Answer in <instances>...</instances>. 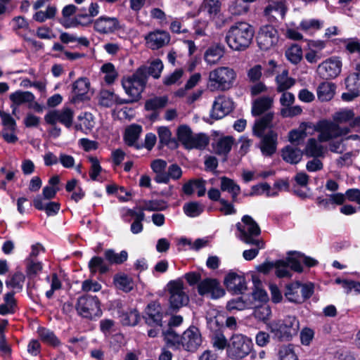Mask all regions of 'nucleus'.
I'll use <instances>...</instances> for the list:
<instances>
[{"mask_svg":"<svg viewBox=\"0 0 360 360\" xmlns=\"http://www.w3.org/2000/svg\"><path fill=\"white\" fill-rule=\"evenodd\" d=\"M302 282L300 281L290 282L285 285L284 296L288 302L295 304L303 303V299L300 296V289Z\"/></svg>","mask_w":360,"mask_h":360,"instance_id":"obj_25","label":"nucleus"},{"mask_svg":"<svg viewBox=\"0 0 360 360\" xmlns=\"http://www.w3.org/2000/svg\"><path fill=\"white\" fill-rule=\"evenodd\" d=\"M285 56L293 64H298L302 58V49L297 44L292 45L285 51Z\"/></svg>","mask_w":360,"mask_h":360,"instance_id":"obj_51","label":"nucleus"},{"mask_svg":"<svg viewBox=\"0 0 360 360\" xmlns=\"http://www.w3.org/2000/svg\"><path fill=\"white\" fill-rule=\"evenodd\" d=\"M168 101L169 98L167 96H155L146 101L144 108L146 111H159L166 107L168 103Z\"/></svg>","mask_w":360,"mask_h":360,"instance_id":"obj_38","label":"nucleus"},{"mask_svg":"<svg viewBox=\"0 0 360 360\" xmlns=\"http://www.w3.org/2000/svg\"><path fill=\"white\" fill-rule=\"evenodd\" d=\"M224 53V46L216 44L207 49L204 56L205 60L209 64H215L223 57Z\"/></svg>","mask_w":360,"mask_h":360,"instance_id":"obj_33","label":"nucleus"},{"mask_svg":"<svg viewBox=\"0 0 360 360\" xmlns=\"http://www.w3.org/2000/svg\"><path fill=\"white\" fill-rule=\"evenodd\" d=\"M89 271L95 274L98 271L101 274H105L109 271V267L104 262V259L99 256H94L88 263Z\"/></svg>","mask_w":360,"mask_h":360,"instance_id":"obj_44","label":"nucleus"},{"mask_svg":"<svg viewBox=\"0 0 360 360\" xmlns=\"http://www.w3.org/2000/svg\"><path fill=\"white\" fill-rule=\"evenodd\" d=\"M241 220L248 228L246 231L245 226L240 222L236 224V229L240 233V239L248 245H255V249H258V250L264 248V243L262 240L254 238V237L259 236L261 234V229L258 224L251 216L248 214L244 215Z\"/></svg>","mask_w":360,"mask_h":360,"instance_id":"obj_5","label":"nucleus"},{"mask_svg":"<svg viewBox=\"0 0 360 360\" xmlns=\"http://www.w3.org/2000/svg\"><path fill=\"white\" fill-rule=\"evenodd\" d=\"M354 117V112L351 109H346L336 112L334 120L338 123L352 122Z\"/></svg>","mask_w":360,"mask_h":360,"instance_id":"obj_63","label":"nucleus"},{"mask_svg":"<svg viewBox=\"0 0 360 360\" xmlns=\"http://www.w3.org/2000/svg\"><path fill=\"white\" fill-rule=\"evenodd\" d=\"M274 116V112H269L260 118L255 120L252 127V134L257 138L266 135L265 131L273 128Z\"/></svg>","mask_w":360,"mask_h":360,"instance_id":"obj_23","label":"nucleus"},{"mask_svg":"<svg viewBox=\"0 0 360 360\" xmlns=\"http://www.w3.org/2000/svg\"><path fill=\"white\" fill-rule=\"evenodd\" d=\"M278 133L273 130H268L266 135L259 137L260 139L259 148L263 155L272 156L277 150Z\"/></svg>","mask_w":360,"mask_h":360,"instance_id":"obj_19","label":"nucleus"},{"mask_svg":"<svg viewBox=\"0 0 360 360\" xmlns=\"http://www.w3.org/2000/svg\"><path fill=\"white\" fill-rule=\"evenodd\" d=\"M33 206L37 210L44 211L48 217L56 215L60 209V203L58 202L50 201L44 205L40 195L34 198Z\"/></svg>","mask_w":360,"mask_h":360,"instance_id":"obj_26","label":"nucleus"},{"mask_svg":"<svg viewBox=\"0 0 360 360\" xmlns=\"http://www.w3.org/2000/svg\"><path fill=\"white\" fill-rule=\"evenodd\" d=\"M297 253H301L299 251H289L287 253V257L285 262L288 265L290 270L301 274L303 272V266L302 265V259Z\"/></svg>","mask_w":360,"mask_h":360,"instance_id":"obj_40","label":"nucleus"},{"mask_svg":"<svg viewBox=\"0 0 360 360\" xmlns=\"http://www.w3.org/2000/svg\"><path fill=\"white\" fill-rule=\"evenodd\" d=\"M274 338L278 341H290L298 333L299 321L294 316H288L283 320L274 321L267 325Z\"/></svg>","mask_w":360,"mask_h":360,"instance_id":"obj_3","label":"nucleus"},{"mask_svg":"<svg viewBox=\"0 0 360 360\" xmlns=\"http://www.w3.org/2000/svg\"><path fill=\"white\" fill-rule=\"evenodd\" d=\"M125 82L127 83V77H124L122 79L121 83L126 94L129 96L128 98H122L117 94H115L114 91L106 90L101 93L100 104L103 107L110 108L114 104L121 105L123 104H131L139 102L141 100L139 94L135 92L132 86H130V91H128L127 86H125L124 84Z\"/></svg>","mask_w":360,"mask_h":360,"instance_id":"obj_8","label":"nucleus"},{"mask_svg":"<svg viewBox=\"0 0 360 360\" xmlns=\"http://www.w3.org/2000/svg\"><path fill=\"white\" fill-rule=\"evenodd\" d=\"M276 82L277 84V91L279 93H283L286 90L291 88L295 83V79L292 77H285L278 75L276 77Z\"/></svg>","mask_w":360,"mask_h":360,"instance_id":"obj_57","label":"nucleus"},{"mask_svg":"<svg viewBox=\"0 0 360 360\" xmlns=\"http://www.w3.org/2000/svg\"><path fill=\"white\" fill-rule=\"evenodd\" d=\"M167 207V202L164 200H150L145 201V206L141 207V210L163 211Z\"/></svg>","mask_w":360,"mask_h":360,"instance_id":"obj_54","label":"nucleus"},{"mask_svg":"<svg viewBox=\"0 0 360 360\" xmlns=\"http://www.w3.org/2000/svg\"><path fill=\"white\" fill-rule=\"evenodd\" d=\"M336 90V85L332 82H323L317 87L318 99L321 102L329 101L333 98Z\"/></svg>","mask_w":360,"mask_h":360,"instance_id":"obj_31","label":"nucleus"},{"mask_svg":"<svg viewBox=\"0 0 360 360\" xmlns=\"http://www.w3.org/2000/svg\"><path fill=\"white\" fill-rule=\"evenodd\" d=\"M254 308H256L255 310V316L256 318L263 321L269 319L271 315V309L269 305L258 306L256 304V307Z\"/></svg>","mask_w":360,"mask_h":360,"instance_id":"obj_62","label":"nucleus"},{"mask_svg":"<svg viewBox=\"0 0 360 360\" xmlns=\"http://www.w3.org/2000/svg\"><path fill=\"white\" fill-rule=\"evenodd\" d=\"M281 360H299L292 345L282 347L278 352Z\"/></svg>","mask_w":360,"mask_h":360,"instance_id":"obj_64","label":"nucleus"},{"mask_svg":"<svg viewBox=\"0 0 360 360\" xmlns=\"http://www.w3.org/2000/svg\"><path fill=\"white\" fill-rule=\"evenodd\" d=\"M104 257L109 264L119 265L127 260L128 252L126 250H122L120 253H116L112 249H107L104 252Z\"/></svg>","mask_w":360,"mask_h":360,"instance_id":"obj_39","label":"nucleus"},{"mask_svg":"<svg viewBox=\"0 0 360 360\" xmlns=\"http://www.w3.org/2000/svg\"><path fill=\"white\" fill-rule=\"evenodd\" d=\"M94 30L101 34L114 32L120 28L119 21L116 18L101 16L94 22Z\"/></svg>","mask_w":360,"mask_h":360,"instance_id":"obj_21","label":"nucleus"},{"mask_svg":"<svg viewBox=\"0 0 360 360\" xmlns=\"http://www.w3.org/2000/svg\"><path fill=\"white\" fill-rule=\"evenodd\" d=\"M183 210L186 216L193 218L200 216L203 212L204 208L199 202L191 201L184 204Z\"/></svg>","mask_w":360,"mask_h":360,"instance_id":"obj_50","label":"nucleus"},{"mask_svg":"<svg viewBox=\"0 0 360 360\" xmlns=\"http://www.w3.org/2000/svg\"><path fill=\"white\" fill-rule=\"evenodd\" d=\"M10 100L12 102L11 107L12 108V114L15 115L17 106L22 104L34 102L35 99L34 95L30 91H22L20 90L12 93L10 96Z\"/></svg>","mask_w":360,"mask_h":360,"instance_id":"obj_27","label":"nucleus"},{"mask_svg":"<svg viewBox=\"0 0 360 360\" xmlns=\"http://www.w3.org/2000/svg\"><path fill=\"white\" fill-rule=\"evenodd\" d=\"M273 99L269 96H262L256 99L252 107V115L255 117L262 115L265 111L271 108Z\"/></svg>","mask_w":360,"mask_h":360,"instance_id":"obj_34","label":"nucleus"},{"mask_svg":"<svg viewBox=\"0 0 360 360\" xmlns=\"http://www.w3.org/2000/svg\"><path fill=\"white\" fill-rule=\"evenodd\" d=\"M0 117L4 126L3 129H10V131H16L17 124L15 119L9 114L0 110Z\"/></svg>","mask_w":360,"mask_h":360,"instance_id":"obj_60","label":"nucleus"},{"mask_svg":"<svg viewBox=\"0 0 360 360\" xmlns=\"http://www.w3.org/2000/svg\"><path fill=\"white\" fill-rule=\"evenodd\" d=\"M307 136L304 129H292L288 133V141L295 146H298Z\"/></svg>","mask_w":360,"mask_h":360,"instance_id":"obj_58","label":"nucleus"},{"mask_svg":"<svg viewBox=\"0 0 360 360\" xmlns=\"http://www.w3.org/2000/svg\"><path fill=\"white\" fill-rule=\"evenodd\" d=\"M113 283L117 289L126 293L131 292L134 286L133 278L124 273L116 274L113 277Z\"/></svg>","mask_w":360,"mask_h":360,"instance_id":"obj_32","label":"nucleus"},{"mask_svg":"<svg viewBox=\"0 0 360 360\" xmlns=\"http://www.w3.org/2000/svg\"><path fill=\"white\" fill-rule=\"evenodd\" d=\"M345 46V49L349 53H358L360 56V42L356 38L339 39Z\"/></svg>","mask_w":360,"mask_h":360,"instance_id":"obj_59","label":"nucleus"},{"mask_svg":"<svg viewBox=\"0 0 360 360\" xmlns=\"http://www.w3.org/2000/svg\"><path fill=\"white\" fill-rule=\"evenodd\" d=\"M25 280V276L21 271H16L6 281V285L7 288L16 289L19 292L22 290Z\"/></svg>","mask_w":360,"mask_h":360,"instance_id":"obj_48","label":"nucleus"},{"mask_svg":"<svg viewBox=\"0 0 360 360\" xmlns=\"http://www.w3.org/2000/svg\"><path fill=\"white\" fill-rule=\"evenodd\" d=\"M202 343V338L198 328L189 327L182 334V347L188 352H195Z\"/></svg>","mask_w":360,"mask_h":360,"instance_id":"obj_17","label":"nucleus"},{"mask_svg":"<svg viewBox=\"0 0 360 360\" xmlns=\"http://www.w3.org/2000/svg\"><path fill=\"white\" fill-rule=\"evenodd\" d=\"M304 152L300 148L290 145L285 146L281 151L282 159L285 162L291 165L298 164L301 161Z\"/></svg>","mask_w":360,"mask_h":360,"instance_id":"obj_30","label":"nucleus"},{"mask_svg":"<svg viewBox=\"0 0 360 360\" xmlns=\"http://www.w3.org/2000/svg\"><path fill=\"white\" fill-rule=\"evenodd\" d=\"M77 314L88 320H95L102 316L101 303L98 297L85 294L77 298L75 304Z\"/></svg>","mask_w":360,"mask_h":360,"instance_id":"obj_6","label":"nucleus"},{"mask_svg":"<svg viewBox=\"0 0 360 360\" xmlns=\"http://www.w3.org/2000/svg\"><path fill=\"white\" fill-rule=\"evenodd\" d=\"M256 39L261 50L268 51L278 44L279 40L278 32L272 25H262L258 31Z\"/></svg>","mask_w":360,"mask_h":360,"instance_id":"obj_12","label":"nucleus"},{"mask_svg":"<svg viewBox=\"0 0 360 360\" xmlns=\"http://www.w3.org/2000/svg\"><path fill=\"white\" fill-rule=\"evenodd\" d=\"M164 311L161 304L158 301L150 302L145 307L142 318L145 323L151 327L148 330V335L150 338H155L160 333L163 326Z\"/></svg>","mask_w":360,"mask_h":360,"instance_id":"obj_4","label":"nucleus"},{"mask_svg":"<svg viewBox=\"0 0 360 360\" xmlns=\"http://www.w3.org/2000/svg\"><path fill=\"white\" fill-rule=\"evenodd\" d=\"M224 285L229 292L236 295L243 294L248 289L244 273L238 274L232 270L225 276Z\"/></svg>","mask_w":360,"mask_h":360,"instance_id":"obj_14","label":"nucleus"},{"mask_svg":"<svg viewBox=\"0 0 360 360\" xmlns=\"http://www.w3.org/2000/svg\"><path fill=\"white\" fill-rule=\"evenodd\" d=\"M90 89V82L87 77H82L78 78L72 85V93L73 96L70 99V103L77 104L90 100L88 92Z\"/></svg>","mask_w":360,"mask_h":360,"instance_id":"obj_16","label":"nucleus"},{"mask_svg":"<svg viewBox=\"0 0 360 360\" xmlns=\"http://www.w3.org/2000/svg\"><path fill=\"white\" fill-rule=\"evenodd\" d=\"M198 292L201 296L210 295L211 299L217 300L225 295V290L217 278H207L198 285Z\"/></svg>","mask_w":360,"mask_h":360,"instance_id":"obj_15","label":"nucleus"},{"mask_svg":"<svg viewBox=\"0 0 360 360\" xmlns=\"http://www.w3.org/2000/svg\"><path fill=\"white\" fill-rule=\"evenodd\" d=\"M142 131V127L139 124H133L126 128L123 139L124 143L129 147H134L139 150L142 148L143 145L137 143V140Z\"/></svg>","mask_w":360,"mask_h":360,"instance_id":"obj_24","label":"nucleus"},{"mask_svg":"<svg viewBox=\"0 0 360 360\" xmlns=\"http://www.w3.org/2000/svg\"><path fill=\"white\" fill-rule=\"evenodd\" d=\"M162 334L168 345L177 347L181 345L182 335L177 334L173 328H168L167 330H162Z\"/></svg>","mask_w":360,"mask_h":360,"instance_id":"obj_49","label":"nucleus"},{"mask_svg":"<svg viewBox=\"0 0 360 360\" xmlns=\"http://www.w3.org/2000/svg\"><path fill=\"white\" fill-rule=\"evenodd\" d=\"M315 130L319 132V140L321 142H326L333 139L347 135L350 132L349 127H342L338 122L327 120H319L315 126Z\"/></svg>","mask_w":360,"mask_h":360,"instance_id":"obj_10","label":"nucleus"},{"mask_svg":"<svg viewBox=\"0 0 360 360\" xmlns=\"http://www.w3.org/2000/svg\"><path fill=\"white\" fill-rule=\"evenodd\" d=\"M120 322L124 326H135L140 319V313L136 308H129L120 317Z\"/></svg>","mask_w":360,"mask_h":360,"instance_id":"obj_36","label":"nucleus"},{"mask_svg":"<svg viewBox=\"0 0 360 360\" xmlns=\"http://www.w3.org/2000/svg\"><path fill=\"white\" fill-rule=\"evenodd\" d=\"M323 146L317 143L314 138L308 139L305 148L302 152L307 157L319 158L323 155Z\"/></svg>","mask_w":360,"mask_h":360,"instance_id":"obj_43","label":"nucleus"},{"mask_svg":"<svg viewBox=\"0 0 360 360\" xmlns=\"http://www.w3.org/2000/svg\"><path fill=\"white\" fill-rule=\"evenodd\" d=\"M206 321L210 335L224 333L225 315L223 313L217 311L213 316H207Z\"/></svg>","mask_w":360,"mask_h":360,"instance_id":"obj_29","label":"nucleus"},{"mask_svg":"<svg viewBox=\"0 0 360 360\" xmlns=\"http://www.w3.org/2000/svg\"><path fill=\"white\" fill-rule=\"evenodd\" d=\"M145 39L147 43L150 44V48L153 50L159 49L168 44L170 41V35L168 32L164 30H155L149 32Z\"/></svg>","mask_w":360,"mask_h":360,"instance_id":"obj_22","label":"nucleus"},{"mask_svg":"<svg viewBox=\"0 0 360 360\" xmlns=\"http://www.w3.org/2000/svg\"><path fill=\"white\" fill-rule=\"evenodd\" d=\"M193 134L192 129L187 124H181L176 129L177 139L185 148L188 144Z\"/></svg>","mask_w":360,"mask_h":360,"instance_id":"obj_47","label":"nucleus"},{"mask_svg":"<svg viewBox=\"0 0 360 360\" xmlns=\"http://www.w3.org/2000/svg\"><path fill=\"white\" fill-rule=\"evenodd\" d=\"M345 87L347 92L342 94L341 98L344 101L349 102L360 96V76L351 72L345 79Z\"/></svg>","mask_w":360,"mask_h":360,"instance_id":"obj_18","label":"nucleus"},{"mask_svg":"<svg viewBox=\"0 0 360 360\" xmlns=\"http://www.w3.org/2000/svg\"><path fill=\"white\" fill-rule=\"evenodd\" d=\"M275 274L279 278H291L292 274L289 270V266L284 259L275 261Z\"/></svg>","mask_w":360,"mask_h":360,"instance_id":"obj_53","label":"nucleus"},{"mask_svg":"<svg viewBox=\"0 0 360 360\" xmlns=\"http://www.w3.org/2000/svg\"><path fill=\"white\" fill-rule=\"evenodd\" d=\"M248 297L251 301L254 302L255 304H257V302L266 303L269 300L267 292L264 289L259 288H256Z\"/></svg>","mask_w":360,"mask_h":360,"instance_id":"obj_61","label":"nucleus"},{"mask_svg":"<svg viewBox=\"0 0 360 360\" xmlns=\"http://www.w3.org/2000/svg\"><path fill=\"white\" fill-rule=\"evenodd\" d=\"M210 143L209 136L204 133H198L195 135L193 134L188 144L186 149H198L202 150L205 148Z\"/></svg>","mask_w":360,"mask_h":360,"instance_id":"obj_41","label":"nucleus"},{"mask_svg":"<svg viewBox=\"0 0 360 360\" xmlns=\"http://www.w3.org/2000/svg\"><path fill=\"white\" fill-rule=\"evenodd\" d=\"M255 307H256V304L254 302L251 301L250 298H245L244 297L231 299L226 304V309L229 311L253 309Z\"/></svg>","mask_w":360,"mask_h":360,"instance_id":"obj_35","label":"nucleus"},{"mask_svg":"<svg viewBox=\"0 0 360 360\" xmlns=\"http://www.w3.org/2000/svg\"><path fill=\"white\" fill-rule=\"evenodd\" d=\"M101 71L105 74L104 81L107 84H113L118 76L115 65L111 63L103 64L101 67Z\"/></svg>","mask_w":360,"mask_h":360,"instance_id":"obj_52","label":"nucleus"},{"mask_svg":"<svg viewBox=\"0 0 360 360\" xmlns=\"http://www.w3.org/2000/svg\"><path fill=\"white\" fill-rule=\"evenodd\" d=\"M38 338L44 344L56 348L61 345V341L56 336L55 333L49 328L44 326H39L37 330Z\"/></svg>","mask_w":360,"mask_h":360,"instance_id":"obj_28","label":"nucleus"},{"mask_svg":"<svg viewBox=\"0 0 360 360\" xmlns=\"http://www.w3.org/2000/svg\"><path fill=\"white\" fill-rule=\"evenodd\" d=\"M232 101L224 97L219 98L213 103L212 110L210 111V117L214 120H219L223 118L226 115L233 110Z\"/></svg>","mask_w":360,"mask_h":360,"instance_id":"obj_20","label":"nucleus"},{"mask_svg":"<svg viewBox=\"0 0 360 360\" xmlns=\"http://www.w3.org/2000/svg\"><path fill=\"white\" fill-rule=\"evenodd\" d=\"M221 3L219 0H203L199 12H206L210 18H215L221 11Z\"/></svg>","mask_w":360,"mask_h":360,"instance_id":"obj_37","label":"nucleus"},{"mask_svg":"<svg viewBox=\"0 0 360 360\" xmlns=\"http://www.w3.org/2000/svg\"><path fill=\"white\" fill-rule=\"evenodd\" d=\"M234 143V138L231 136H226L220 138L215 146L216 153L218 155H228L231 150Z\"/></svg>","mask_w":360,"mask_h":360,"instance_id":"obj_45","label":"nucleus"},{"mask_svg":"<svg viewBox=\"0 0 360 360\" xmlns=\"http://www.w3.org/2000/svg\"><path fill=\"white\" fill-rule=\"evenodd\" d=\"M252 340L242 334L233 335L228 345L227 352L231 359H243L252 351Z\"/></svg>","mask_w":360,"mask_h":360,"instance_id":"obj_11","label":"nucleus"},{"mask_svg":"<svg viewBox=\"0 0 360 360\" xmlns=\"http://www.w3.org/2000/svg\"><path fill=\"white\" fill-rule=\"evenodd\" d=\"M88 160L91 163L89 176L92 181H97L98 177L102 172L103 169L100 162L96 157L89 156Z\"/></svg>","mask_w":360,"mask_h":360,"instance_id":"obj_56","label":"nucleus"},{"mask_svg":"<svg viewBox=\"0 0 360 360\" xmlns=\"http://www.w3.org/2000/svg\"><path fill=\"white\" fill-rule=\"evenodd\" d=\"M164 68L162 60L159 58L153 60L149 66L141 65L130 76L127 77V84L124 83L128 91H130V86H132L135 92L139 94L141 99L142 93L146 89L149 76L157 79L160 77L161 72Z\"/></svg>","mask_w":360,"mask_h":360,"instance_id":"obj_1","label":"nucleus"},{"mask_svg":"<svg viewBox=\"0 0 360 360\" xmlns=\"http://www.w3.org/2000/svg\"><path fill=\"white\" fill-rule=\"evenodd\" d=\"M59 122L70 129L72 126L74 111L70 108H63L59 110Z\"/></svg>","mask_w":360,"mask_h":360,"instance_id":"obj_55","label":"nucleus"},{"mask_svg":"<svg viewBox=\"0 0 360 360\" xmlns=\"http://www.w3.org/2000/svg\"><path fill=\"white\" fill-rule=\"evenodd\" d=\"M169 309L176 313L189 303V297L184 292V282L181 278L170 281L168 284Z\"/></svg>","mask_w":360,"mask_h":360,"instance_id":"obj_9","label":"nucleus"},{"mask_svg":"<svg viewBox=\"0 0 360 360\" xmlns=\"http://www.w3.org/2000/svg\"><path fill=\"white\" fill-rule=\"evenodd\" d=\"M255 29L250 24L238 21L233 24L226 34V41L231 49L243 51L250 46Z\"/></svg>","mask_w":360,"mask_h":360,"instance_id":"obj_2","label":"nucleus"},{"mask_svg":"<svg viewBox=\"0 0 360 360\" xmlns=\"http://www.w3.org/2000/svg\"><path fill=\"white\" fill-rule=\"evenodd\" d=\"M236 77V72L229 67H220L211 71L209 75L208 88L211 91L230 89Z\"/></svg>","mask_w":360,"mask_h":360,"instance_id":"obj_7","label":"nucleus"},{"mask_svg":"<svg viewBox=\"0 0 360 360\" xmlns=\"http://www.w3.org/2000/svg\"><path fill=\"white\" fill-rule=\"evenodd\" d=\"M43 270V264L31 259H26L25 274L30 281L34 283L36 278Z\"/></svg>","mask_w":360,"mask_h":360,"instance_id":"obj_42","label":"nucleus"},{"mask_svg":"<svg viewBox=\"0 0 360 360\" xmlns=\"http://www.w3.org/2000/svg\"><path fill=\"white\" fill-rule=\"evenodd\" d=\"M342 66L340 58L332 56L319 65L317 73L325 80L335 79L340 74Z\"/></svg>","mask_w":360,"mask_h":360,"instance_id":"obj_13","label":"nucleus"},{"mask_svg":"<svg viewBox=\"0 0 360 360\" xmlns=\"http://www.w3.org/2000/svg\"><path fill=\"white\" fill-rule=\"evenodd\" d=\"M88 18L87 14H84V15L77 14L75 18H73L72 19H70L69 18L59 19L58 22L66 29L70 28V27H76L79 25L87 26L93 22L92 20H89L86 22H81L79 20V18Z\"/></svg>","mask_w":360,"mask_h":360,"instance_id":"obj_46","label":"nucleus"}]
</instances>
